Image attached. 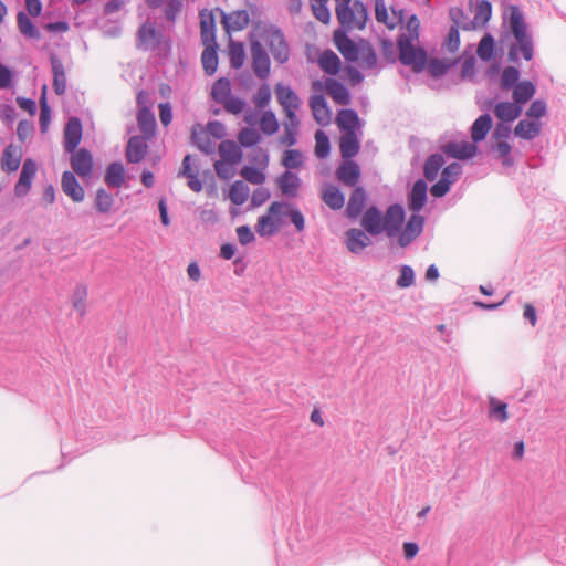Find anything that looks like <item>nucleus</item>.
I'll return each mask as SVG.
<instances>
[{
  "label": "nucleus",
  "mask_w": 566,
  "mask_h": 566,
  "mask_svg": "<svg viewBox=\"0 0 566 566\" xmlns=\"http://www.w3.org/2000/svg\"><path fill=\"white\" fill-rule=\"evenodd\" d=\"M70 164L73 172L77 174L81 178L91 177L94 169V159L87 149L73 150L70 157Z\"/></svg>",
  "instance_id": "9"
},
{
  "label": "nucleus",
  "mask_w": 566,
  "mask_h": 566,
  "mask_svg": "<svg viewBox=\"0 0 566 566\" xmlns=\"http://www.w3.org/2000/svg\"><path fill=\"white\" fill-rule=\"evenodd\" d=\"M535 91V85L532 82H520L513 88V101L522 107L534 96Z\"/></svg>",
  "instance_id": "41"
},
{
  "label": "nucleus",
  "mask_w": 566,
  "mask_h": 566,
  "mask_svg": "<svg viewBox=\"0 0 566 566\" xmlns=\"http://www.w3.org/2000/svg\"><path fill=\"white\" fill-rule=\"evenodd\" d=\"M113 205V196L103 188L97 189L94 199V207L96 211L103 214L109 213L112 211Z\"/></svg>",
  "instance_id": "48"
},
{
  "label": "nucleus",
  "mask_w": 566,
  "mask_h": 566,
  "mask_svg": "<svg viewBox=\"0 0 566 566\" xmlns=\"http://www.w3.org/2000/svg\"><path fill=\"white\" fill-rule=\"evenodd\" d=\"M494 115L497 119L503 123L514 122L520 117L522 113V107L513 102H501L494 106Z\"/></svg>",
  "instance_id": "26"
},
{
  "label": "nucleus",
  "mask_w": 566,
  "mask_h": 566,
  "mask_svg": "<svg viewBox=\"0 0 566 566\" xmlns=\"http://www.w3.org/2000/svg\"><path fill=\"white\" fill-rule=\"evenodd\" d=\"M250 196V188L241 180L234 181L229 190V199L235 206H242Z\"/></svg>",
  "instance_id": "42"
},
{
  "label": "nucleus",
  "mask_w": 566,
  "mask_h": 566,
  "mask_svg": "<svg viewBox=\"0 0 566 566\" xmlns=\"http://www.w3.org/2000/svg\"><path fill=\"white\" fill-rule=\"evenodd\" d=\"M137 122L139 129L146 135V136H153L155 133L156 127V120L154 117V114L148 107H145L144 109H139L137 114Z\"/></svg>",
  "instance_id": "46"
},
{
  "label": "nucleus",
  "mask_w": 566,
  "mask_h": 566,
  "mask_svg": "<svg viewBox=\"0 0 566 566\" xmlns=\"http://www.w3.org/2000/svg\"><path fill=\"white\" fill-rule=\"evenodd\" d=\"M423 223V217L413 213L409 218L406 227L403 229L401 228L400 234L398 237V244L403 248L411 243L422 232Z\"/></svg>",
  "instance_id": "15"
},
{
  "label": "nucleus",
  "mask_w": 566,
  "mask_h": 566,
  "mask_svg": "<svg viewBox=\"0 0 566 566\" xmlns=\"http://www.w3.org/2000/svg\"><path fill=\"white\" fill-rule=\"evenodd\" d=\"M234 165L233 163L219 159L213 166L219 178L230 179L235 174Z\"/></svg>",
  "instance_id": "62"
},
{
  "label": "nucleus",
  "mask_w": 566,
  "mask_h": 566,
  "mask_svg": "<svg viewBox=\"0 0 566 566\" xmlns=\"http://www.w3.org/2000/svg\"><path fill=\"white\" fill-rule=\"evenodd\" d=\"M370 242V238L363 230L350 229L346 232V247L353 253L361 252Z\"/></svg>",
  "instance_id": "28"
},
{
  "label": "nucleus",
  "mask_w": 566,
  "mask_h": 566,
  "mask_svg": "<svg viewBox=\"0 0 566 566\" xmlns=\"http://www.w3.org/2000/svg\"><path fill=\"white\" fill-rule=\"evenodd\" d=\"M147 143L140 136L130 137L127 143L126 158L129 163H139L147 153Z\"/></svg>",
  "instance_id": "29"
},
{
  "label": "nucleus",
  "mask_w": 566,
  "mask_h": 566,
  "mask_svg": "<svg viewBox=\"0 0 566 566\" xmlns=\"http://www.w3.org/2000/svg\"><path fill=\"white\" fill-rule=\"evenodd\" d=\"M38 171L36 163L27 158L23 161L22 169L18 182L14 186V193L17 197H24L31 189L32 180Z\"/></svg>",
  "instance_id": "13"
},
{
  "label": "nucleus",
  "mask_w": 566,
  "mask_h": 566,
  "mask_svg": "<svg viewBox=\"0 0 566 566\" xmlns=\"http://www.w3.org/2000/svg\"><path fill=\"white\" fill-rule=\"evenodd\" d=\"M252 69L254 74L265 80L270 75V59L263 49L262 44L258 41H252L250 45Z\"/></svg>",
  "instance_id": "11"
},
{
  "label": "nucleus",
  "mask_w": 566,
  "mask_h": 566,
  "mask_svg": "<svg viewBox=\"0 0 566 566\" xmlns=\"http://www.w3.org/2000/svg\"><path fill=\"white\" fill-rule=\"evenodd\" d=\"M216 48L217 43L205 45V50L201 54L202 66L208 75L214 74L218 69V55L216 52Z\"/></svg>",
  "instance_id": "44"
},
{
  "label": "nucleus",
  "mask_w": 566,
  "mask_h": 566,
  "mask_svg": "<svg viewBox=\"0 0 566 566\" xmlns=\"http://www.w3.org/2000/svg\"><path fill=\"white\" fill-rule=\"evenodd\" d=\"M220 159L238 164L242 159V151L240 147L232 140H223L218 147Z\"/></svg>",
  "instance_id": "37"
},
{
  "label": "nucleus",
  "mask_w": 566,
  "mask_h": 566,
  "mask_svg": "<svg viewBox=\"0 0 566 566\" xmlns=\"http://www.w3.org/2000/svg\"><path fill=\"white\" fill-rule=\"evenodd\" d=\"M489 402V417L494 418L500 422H505L509 419L507 405L493 397L490 398Z\"/></svg>",
  "instance_id": "52"
},
{
  "label": "nucleus",
  "mask_w": 566,
  "mask_h": 566,
  "mask_svg": "<svg viewBox=\"0 0 566 566\" xmlns=\"http://www.w3.org/2000/svg\"><path fill=\"white\" fill-rule=\"evenodd\" d=\"M360 149L358 133L342 134L339 137V151L343 159H353Z\"/></svg>",
  "instance_id": "24"
},
{
  "label": "nucleus",
  "mask_w": 566,
  "mask_h": 566,
  "mask_svg": "<svg viewBox=\"0 0 566 566\" xmlns=\"http://www.w3.org/2000/svg\"><path fill=\"white\" fill-rule=\"evenodd\" d=\"M158 39L157 31L154 24L145 23L139 28L138 40L144 46H153Z\"/></svg>",
  "instance_id": "51"
},
{
  "label": "nucleus",
  "mask_w": 566,
  "mask_h": 566,
  "mask_svg": "<svg viewBox=\"0 0 566 566\" xmlns=\"http://www.w3.org/2000/svg\"><path fill=\"white\" fill-rule=\"evenodd\" d=\"M503 40L509 41V60L516 62L520 54L525 61H531L534 53L532 34L521 9L516 6H509L503 18Z\"/></svg>",
  "instance_id": "1"
},
{
  "label": "nucleus",
  "mask_w": 566,
  "mask_h": 566,
  "mask_svg": "<svg viewBox=\"0 0 566 566\" xmlns=\"http://www.w3.org/2000/svg\"><path fill=\"white\" fill-rule=\"evenodd\" d=\"M446 49L450 53H455L460 48V34H459V28L451 27L446 40Z\"/></svg>",
  "instance_id": "64"
},
{
  "label": "nucleus",
  "mask_w": 566,
  "mask_h": 566,
  "mask_svg": "<svg viewBox=\"0 0 566 566\" xmlns=\"http://www.w3.org/2000/svg\"><path fill=\"white\" fill-rule=\"evenodd\" d=\"M303 164V155L296 149L285 150L282 158V165L287 169H295Z\"/></svg>",
  "instance_id": "59"
},
{
  "label": "nucleus",
  "mask_w": 566,
  "mask_h": 566,
  "mask_svg": "<svg viewBox=\"0 0 566 566\" xmlns=\"http://www.w3.org/2000/svg\"><path fill=\"white\" fill-rule=\"evenodd\" d=\"M200 33L203 45L216 44V22L212 11L203 9L199 12Z\"/></svg>",
  "instance_id": "19"
},
{
  "label": "nucleus",
  "mask_w": 566,
  "mask_h": 566,
  "mask_svg": "<svg viewBox=\"0 0 566 566\" xmlns=\"http://www.w3.org/2000/svg\"><path fill=\"white\" fill-rule=\"evenodd\" d=\"M321 199L333 210L342 209L345 203V198L342 191L331 184H326L322 187Z\"/></svg>",
  "instance_id": "27"
},
{
  "label": "nucleus",
  "mask_w": 566,
  "mask_h": 566,
  "mask_svg": "<svg viewBox=\"0 0 566 566\" xmlns=\"http://www.w3.org/2000/svg\"><path fill=\"white\" fill-rule=\"evenodd\" d=\"M427 199V185L423 180H418L415 182L411 193L409 197L408 207L411 211L418 212L420 211Z\"/></svg>",
  "instance_id": "33"
},
{
  "label": "nucleus",
  "mask_w": 566,
  "mask_h": 566,
  "mask_svg": "<svg viewBox=\"0 0 566 566\" xmlns=\"http://www.w3.org/2000/svg\"><path fill=\"white\" fill-rule=\"evenodd\" d=\"M53 73V90L55 94L63 95L66 91V72L62 61L52 54L50 57Z\"/></svg>",
  "instance_id": "25"
},
{
  "label": "nucleus",
  "mask_w": 566,
  "mask_h": 566,
  "mask_svg": "<svg viewBox=\"0 0 566 566\" xmlns=\"http://www.w3.org/2000/svg\"><path fill=\"white\" fill-rule=\"evenodd\" d=\"M21 163V150L18 147H14L12 145L8 146L4 149L2 159H1V167L7 172H13L15 171Z\"/></svg>",
  "instance_id": "40"
},
{
  "label": "nucleus",
  "mask_w": 566,
  "mask_h": 566,
  "mask_svg": "<svg viewBox=\"0 0 566 566\" xmlns=\"http://www.w3.org/2000/svg\"><path fill=\"white\" fill-rule=\"evenodd\" d=\"M276 184L283 195L296 197L300 187V178L295 174L285 171L277 178Z\"/></svg>",
  "instance_id": "36"
},
{
  "label": "nucleus",
  "mask_w": 566,
  "mask_h": 566,
  "mask_svg": "<svg viewBox=\"0 0 566 566\" xmlns=\"http://www.w3.org/2000/svg\"><path fill=\"white\" fill-rule=\"evenodd\" d=\"M361 226L370 234H379L384 232V214L377 208L371 207L363 214Z\"/></svg>",
  "instance_id": "23"
},
{
  "label": "nucleus",
  "mask_w": 566,
  "mask_h": 566,
  "mask_svg": "<svg viewBox=\"0 0 566 566\" xmlns=\"http://www.w3.org/2000/svg\"><path fill=\"white\" fill-rule=\"evenodd\" d=\"M87 296L88 289L84 283L76 284L71 293L70 301L72 307L80 316H84L86 314Z\"/></svg>",
  "instance_id": "31"
},
{
  "label": "nucleus",
  "mask_w": 566,
  "mask_h": 566,
  "mask_svg": "<svg viewBox=\"0 0 566 566\" xmlns=\"http://www.w3.org/2000/svg\"><path fill=\"white\" fill-rule=\"evenodd\" d=\"M238 140L242 146L249 147L259 143L260 135L253 128H244L240 132Z\"/></svg>",
  "instance_id": "63"
},
{
  "label": "nucleus",
  "mask_w": 566,
  "mask_h": 566,
  "mask_svg": "<svg viewBox=\"0 0 566 566\" xmlns=\"http://www.w3.org/2000/svg\"><path fill=\"white\" fill-rule=\"evenodd\" d=\"M494 53V39L491 34H485L478 46L476 54L483 61H489L493 57Z\"/></svg>",
  "instance_id": "54"
},
{
  "label": "nucleus",
  "mask_w": 566,
  "mask_h": 566,
  "mask_svg": "<svg viewBox=\"0 0 566 566\" xmlns=\"http://www.w3.org/2000/svg\"><path fill=\"white\" fill-rule=\"evenodd\" d=\"M221 23L227 32L241 31L250 23V14L247 10H237L231 13L221 11Z\"/></svg>",
  "instance_id": "18"
},
{
  "label": "nucleus",
  "mask_w": 566,
  "mask_h": 566,
  "mask_svg": "<svg viewBox=\"0 0 566 566\" xmlns=\"http://www.w3.org/2000/svg\"><path fill=\"white\" fill-rule=\"evenodd\" d=\"M335 176L343 185L354 187L360 179L361 170L359 165L353 159H343L336 168Z\"/></svg>",
  "instance_id": "12"
},
{
  "label": "nucleus",
  "mask_w": 566,
  "mask_h": 566,
  "mask_svg": "<svg viewBox=\"0 0 566 566\" xmlns=\"http://www.w3.org/2000/svg\"><path fill=\"white\" fill-rule=\"evenodd\" d=\"M375 15L376 20L384 23L389 29H395L402 22V11L391 10V14L388 13L387 7L384 0H376L375 2Z\"/></svg>",
  "instance_id": "21"
},
{
  "label": "nucleus",
  "mask_w": 566,
  "mask_h": 566,
  "mask_svg": "<svg viewBox=\"0 0 566 566\" xmlns=\"http://www.w3.org/2000/svg\"><path fill=\"white\" fill-rule=\"evenodd\" d=\"M312 87L315 92L325 90L336 104L348 105L350 102L347 88L334 78H327L324 84L319 81L313 82Z\"/></svg>",
  "instance_id": "7"
},
{
  "label": "nucleus",
  "mask_w": 566,
  "mask_h": 566,
  "mask_svg": "<svg viewBox=\"0 0 566 566\" xmlns=\"http://www.w3.org/2000/svg\"><path fill=\"white\" fill-rule=\"evenodd\" d=\"M399 60L402 64L411 66L415 72L424 69L427 62L426 52L415 48L409 39L402 35L398 41Z\"/></svg>",
  "instance_id": "5"
},
{
  "label": "nucleus",
  "mask_w": 566,
  "mask_h": 566,
  "mask_svg": "<svg viewBox=\"0 0 566 566\" xmlns=\"http://www.w3.org/2000/svg\"><path fill=\"white\" fill-rule=\"evenodd\" d=\"M308 104L317 124L328 126L332 123V111L323 95H313Z\"/></svg>",
  "instance_id": "17"
},
{
  "label": "nucleus",
  "mask_w": 566,
  "mask_h": 566,
  "mask_svg": "<svg viewBox=\"0 0 566 566\" xmlns=\"http://www.w3.org/2000/svg\"><path fill=\"white\" fill-rule=\"evenodd\" d=\"M211 96L217 103H221L231 96V84L228 78H219L212 86Z\"/></svg>",
  "instance_id": "49"
},
{
  "label": "nucleus",
  "mask_w": 566,
  "mask_h": 566,
  "mask_svg": "<svg viewBox=\"0 0 566 566\" xmlns=\"http://www.w3.org/2000/svg\"><path fill=\"white\" fill-rule=\"evenodd\" d=\"M442 150L451 158L465 160L476 155L478 147L474 142H449L442 146Z\"/></svg>",
  "instance_id": "14"
},
{
  "label": "nucleus",
  "mask_w": 566,
  "mask_h": 566,
  "mask_svg": "<svg viewBox=\"0 0 566 566\" xmlns=\"http://www.w3.org/2000/svg\"><path fill=\"white\" fill-rule=\"evenodd\" d=\"M444 165L443 156L440 154H433L431 155L424 164L423 174L424 177L432 181L438 177L439 171L441 170L442 166Z\"/></svg>",
  "instance_id": "47"
},
{
  "label": "nucleus",
  "mask_w": 566,
  "mask_h": 566,
  "mask_svg": "<svg viewBox=\"0 0 566 566\" xmlns=\"http://www.w3.org/2000/svg\"><path fill=\"white\" fill-rule=\"evenodd\" d=\"M336 125L342 134L358 133L360 129L358 115L353 109H340L336 116Z\"/></svg>",
  "instance_id": "22"
},
{
  "label": "nucleus",
  "mask_w": 566,
  "mask_h": 566,
  "mask_svg": "<svg viewBox=\"0 0 566 566\" xmlns=\"http://www.w3.org/2000/svg\"><path fill=\"white\" fill-rule=\"evenodd\" d=\"M317 63L324 72L331 75H336L340 70V60L336 53L331 50L321 53Z\"/></svg>",
  "instance_id": "39"
},
{
  "label": "nucleus",
  "mask_w": 566,
  "mask_h": 566,
  "mask_svg": "<svg viewBox=\"0 0 566 566\" xmlns=\"http://www.w3.org/2000/svg\"><path fill=\"white\" fill-rule=\"evenodd\" d=\"M191 139L192 143L205 153L211 151L213 147L208 132L199 124L192 127Z\"/></svg>",
  "instance_id": "43"
},
{
  "label": "nucleus",
  "mask_w": 566,
  "mask_h": 566,
  "mask_svg": "<svg viewBox=\"0 0 566 566\" xmlns=\"http://www.w3.org/2000/svg\"><path fill=\"white\" fill-rule=\"evenodd\" d=\"M334 40L336 48L346 60L356 61L358 59L359 49L346 34L337 31L334 34Z\"/></svg>",
  "instance_id": "30"
},
{
  "label": "nucleus",
  "mask_w": 566,
  "mask_h": 566,
  "mask_svg": "<svg viewBox=\"0 0 566 566\" xmlns=\"http://www.w3.org/2000/svg\"><path fill=\"white\" fill-rule=\"evenodd\" d=\"M493 149L497 153V157L502 159L503 165L511 166L512 158L510 157L511 146L505 139L494 140Z\"/></svg>",
  "instance_id": "60"
},
{
  "label": "nucleus",
  "mask_w": 566,
  "mask_h": 566,
  "mask_svg": "<svg viewBox=\"0 0 566 566\" xmlns=\"http://www.w3.org/2000/svg\"><path fill=\"white\" fill-rule=\"evenodd\" d=\"M461 170L462 167L458 163H452L448 165L442 170L440 180L431 187V195L437 198L444 196L449 191L450 186L457 180V178L461 174Z\"/></svg>",
  "instance_id": "10"
},
{
  "label": "nucleus",
  "mask_w": 566,
  "mask_h": 566,
  "mask_svg": "<svg viewBox=\"0 0 566 566\" xmlns=\"http://www.w3.org/2000/svg\"><path fill=\"white\" fill-rule=\"evenodd\" d=\"M357 60L363 69H375L377 66V55L370 45L360 46Z\"/></svg>",
  "instance_id": "50"
},
{
  "label": "nucleus",
  "mask_w": 566,
  "mask_h": 566,
  "mask_svg": "<svg viewBox=\"0 0 566 566\" xmlns=\"http://www.w3.org/2000/svg\"><path fill=\"white\" fill-rule=\"evenodd\" d=\"M126 178L125 168L120 163H112L107 166L104 181L108 187L119 188Z\"/></svg>",
  "instance_id": "32"
},
{
  "label": "nucleus",
  "mask_w": 566,
  "mask_h": 566,
  "mask_svg": "<svg viewBox=\"0 0 566 566\" xmlns=\"http://www.w3.org/2000/svg\"><path fill=\"white\" fill-rule=\"evenodd\" d=\"M18 28L20 32L29 38H40L39 31L33 25L32 21L23 13L19 12L17 17Z\"/></svg>",
  "instance_id": "58"
},
{
  "label": "nucleus",
  "mask_w": 566,
  "mask_h": 566,
  "mask_svg": "<svg viewBox=\"0 0 566 566\" xmlns=\"http://www.w3.org/2000/svg\"><path fill=\"white\" fill-rule=\"evenodd\" d=\"M275 94L279 104L282 106L283 112L286 116V120H290V126L300 124L296 112L301 107V99L297 94L289 86L277 83L275 85Z\"/></svg>",
  "instance_id": "4"
},
{
  "label": "nucleus",
  "mask_w": 566,
  "mask_h": 566,
  "mask_svg": "<svg viewBox=\"0 0 566 566\" xmlns=\"http://www.w3.org/2000/svg\"><path fill=\"white\" fill-rule=\"evenodd\" d=\"M263 41L270 48L274 60L281 64L285 63L290 56V50L285 42L283 33L275 28H266L262 35Z\"/></svg>",
  "instance_id": "6"
},
{
  "label": "nucleus",
  "mask_w": 566,
  "mask_h": 566,
  "mask_svg": "<svg viewBox=\"0 0 566 566\" xmlns=\"http://www.w3.org/2000/svg\"><path fill=\"white\" fill-rule=\"evenodd\" d=\"M492 17V6L489 1L478 2L473 21L463 25L464 30H471L476 27H483Z\"/></svg>",
  "instance_id": "34"
},
{
  "label": "nucleus",
  "mask_w": 566,
  "mask_h": 566,
  "mask_svg": "<svg viewBox=\"0 0 566 566\" xmlns=\"http://www.w3.org/2000/svg\"><path fill=\"white\" fill-rule=\"evenodd\" d=\"M336 17L345 29L361 30L365 28L368 15L366 7L360 1L335 0Z\"/></svg>",
  "instance_id": "2"
},
{
  "label": "nucleus",
  "mask_w": 566,
  "mask_h": 566,
  "mask_svg": "<svg viewBox=\"0 0 566 566\" xmlns=\"http://www.w3.org/2000/svg\"><path fill=\"white\" fill-rule=\"evenodd\" d=\"M289 203L273 201L265 214L258 218L255 231L260 237H271L279 232L283 224V217L286 216Z\"/></svg>",
  "instance_id": "3"
},
{
  "label": "nucleus",
  "mask_w": 566,
  "mask_h": 566,
  "mask_svg": "<svg viewBox=\"0 0 566 566\" xmlns=\"http://www.w3.org/2000/svg\"><path fill=\"white\" fill-rule=\"evenodd\" d=\"M82 124L76 117H71L64 128V148L69 153H73L82 140Z\"/></svg>",
  "instance_id": "16"
},
{
  "label": "nucleus",
  "mask_w": 566,
  "mask_h": 566,
  "mask_svg": "<svg viewBox=\"0 0 566 566\" xmlns=\"http://www.w3.org/2000/svg\"><path fill=\"white\" fill-rule=\"evenodd\" d=\"M230 64L234 69H240L245 60L244 46L240 42H231L229 45Z\"/></svg>",
  "instance_id": "53"
},
{
  "label": "nucleus",
  "mask_w": 566,
  "mask_h": 566,
  "mask_svg": "<svg viewBox=\"0 0 566 566\" xmlns=\"http://www.w3.org/2000/svg\"><path fill=\"white\" fill-rule=\"evenodd\" d=\"M240 175L252 185H262L266 179L263 170L251 166H244L241 169Z\"/></svg>",
  "instance_id": "55"
},
{
  "label": "nucleus",
  "mask_w": 566,
  "mask_h": 566,
  "mask_svg": "<svg viewBox=\"0 0 566 566\" xmlns=\"http://www.w3.org/2000/svg\"><path fill=\"white\" fill-rule=\"evenodd\" d=\"M539 132L541 124L536 120H521L514 129V134L523 139H533Z\"/></svg>",
  "instance_id": "45"
},
{
  "label": "nucleus",
  "mask_w": 566,
  "mask_h": 566,
  "mask_svg": "<svg viewBox=\"0 0 566 566\" xmlns=\"http://www.w3.org/2000/svg\"><path fill=\"white\" fill-rule=\"evenodd\" d=\"M260 129L266 135H273L279 129V122L273 112L266 111L260 119Z\"/></svg>",
  "instance_id": "57"
},
{
  "label": "nucleus",
  "mask_w": 566,
  "mask_h": 566,
  "mask_svg": "<svg viewBox=\"0 0 566 566\" xmlns=\"http://www.w3.org/2000/svg\"><path fill=\"white\" fill-rule=\"evenodd\" d=\"M61 187L63 192L69 196L74 202H81L84 199L85 192L83 187L78 184L74 172L64 171L61 179Z\"/></svg>",
  "instance_id": "20"
},
{
  "label": "nucleus",
  "mask_w": 566,
  "mask_h": 566,
  "mask_svg": "<svg viewBox=\"0 0 566 566\" xmlns=\"http://www.w3.org/2000/svg\"><path fill=\"white\" fill-rule=\"evenodd\" d=\"M520 72L514 66H507L503 70L501 74V88L509 90L512 87L518 80Z\"/></svg>",
  "instance_id": "61"
},
{
  "label": "nucleus",
  "mask_w": 566,
  "mask_h": 566,
  "mask_svg": "<svg viewBox=\"0 0 566 566\" xmlns=\"http://www.w3.org/2000/svg\"><path fill=\"white\" fill-rule=\"evenodd\" d=\"M492 128V118L489 114L479 116L471 127V138L474 143L485 139Z\"/></svg>",
  "instance_id": "35"
},
{
  "label": "nucleus",
  "mask_w": 566,
  "mask_h": 566,
  "mask_svg": "<svg viewBox=\"0 0 566 566\" xmlns=\"http://www.w3.org/2000/svg\"><path fill=\"white\" fill-rule=\"evenodd\" d=\"M366 202V192L361 187H356L350 195L347 203L346 212L350 218H356L360 214Z\"/></svg>",
  "instance_id": "38"
},
{
  "label": "nucleus",
  "mask_w": 566,
  "mask_h": 566,
  "mask_svg": "<svg viewBox=\"0 0 566 566\" xmlns=\"http://www.w3.org/2000/svg\"><path fill=\"white\" fill-rule=\"evenodd\" d=\"M405 222V210L400 205H391L384 214V232L389 238L399 237Z\"/></svg>",
  "instance_id": "8"
},
{
  "label": "nucleus",
  "mask_w": 566,
  "mask_h": 566,
  "mask_svg": "<svg viewBox=\"0 0 566 566\" xmlns=\"http://www.w3.org/2000/svg\"><path fill=\"white\" fill-rule=\"evenodd\" d=\"M329 139L328 136L323 130H317L315 133V155L318 158H326L329 155Z\"/></svg>",
  "instance_id": "56"
}]
</instances>
